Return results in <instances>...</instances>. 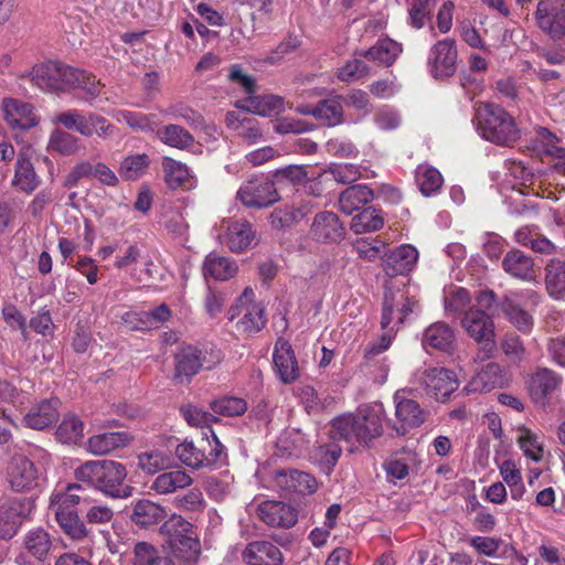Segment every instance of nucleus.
<instances>
[{"label": "nucleus", "instance_id": "obj_48", "mask_svg": "<svg viewBox=\"0 0 565 565\" xmlns=\"http://www.w3.org/2000/svg\"><path fill=\"white\" fill-rule=\"evenodd\" d=\"M416 182L420 192L424 195L429 196L440 189L443 184V177L436 168L420 164L416 169Z\"/></svg>", "mask_w": 565, "mask_h": 565}, {"label": "nucleus", "instance_id": "obj_11", "mask_svg": "<svg viewBox=\"0 0 565 565\" xmlns=\"http://www.w3.org/2000/svg\"><path fill=\"white\" fill-rule=\"evenodd\" d=\"M521 298H527L534 306L539 303L540 297L534 290H525L521 295L505 297L501 303V310L508 321L520 332L529 334L534 326L533 315L521 305Z\"/></svg>", "mask_w": 565, "mask_h": 565}, {"label": "nucleus", "instance_id": "obj_28", "mask_svg": "<svg viewBox=\"0 0 565 565\" xmlns=\"http://www.w3.org/2000/svg\"><path fill=\"white\" fill-rule=\"evenodd\" d=\"M202 352L193 347H184L175 354L174 379L179 382L189 381L203 366Z\"/></svg>", "mask_w": 565, "mask_h": 565}, {"label": "nucleus", "instance_id": "obj_27", "mask_svg": "<svg viewBox=\"0 0 565 565\" xmlns=\"http://www.w3.org/2000/svg\"><path fill=\"white\" fill-rule=\"evenodd\" d=\"M40 182L41 178L35 172L26 152H19L11 184L17 190L30 194L40 185Z\"/></svg>", "mask_w": 565, "mask_h": 565}, {"label": "nucleus", "instance_id": "obj_59", "mask_svg": "<svg viewBox=\"0 0 565 565\" xmlns=\"http://www.w3.org/2000/svg\"><path fill=\"white\" fill-rule=\"evenodd\" d=\"M117 121L126 122L130 128L142 131L153 130L154 115H146L142 113H135L130 110H118L115 114Z\"/></svg>", "mask_w": 565, "mask_h": 565}, {"label": "nucleus", "instance_id": "obj_33", "mask_svg": "<svg viewBox=\"0 0 565 565\" xmlns=\"http://www.w3.org/2000/svg\"><path fill=\"white\" fill-rule=\"evenodd\" d=\"M374 192L365 184H355L345 189L339 198V207L345 214H352L371 202Z\"/></svg>", "mask_w": 565, "mask_h": 565}, {"label": "nucleus", "instance_id": "obj_53", "mask_svg": "<svg viewBox=\"0 0 565 565\" xmlns=\"http://www.w3.org/2000/svg\"><path fill=\"white\" fill-rule=\"evenodd\" d=\"M170 545L174 553L179 554L186 562L198 559L201 553V543L194 531L183 537L174 539V541L170 542Z\"/></svg>", "mask_w": 565, "mask_h": 565}, {"label": "nucleus", "instance_id": "obj_44", "mask_svg": "<svg viewBox=\"0 0 565 565\" xmlns=\"http://www.w3.org/2000/svg\"><path fill=\"white\" fill-rule=\"evenodd\" d=\"M157 137L161 142L178 149L190 147L194 139L192 135L179 125H167L157 130Z\"/></svg>", "mask_w": 565, "mask_h": 565}, {"label": "nucleus", "instance_id": "obj_45", "mask_svg": "<svg viewBox=\"0 0 565 565\" xmlns=\"http://www.w3.org/2000/svg\"><path fill=\"white\" fill-rule=\"evenodd\" d=\"M545 282L550 295L558 299L565 292V263L552 260L546 265Z\"/></svg>", "mask_w": 565, "mask_h": 565}, {"label": "nucleus", "instance_id": "obj_5", "mask_svg": "<svg viewBox=\"0 0 565 565\" xmlns=\"http://www.w3.org/2000/svg\"><path fill=\"white\" fill-rule=\"evenodd\" d=\"M237 317H241L236 324L237 330L245 333H256L266 323L264 307L254 301V291L250 287L244 289L236 303L228 310L230 320Z\"/></svg>", "mask_w": 565, "mask_h": 565}, {"label": "nucleus", "instance_id": "obj_41", "mask_svg": "<svg viewBox=\"0 0 565 565\" xmlns=\"http://www.w3.org/2000/svg\"><path fill=\"white\" fill-rule=\"evenodd\" d=\"M79 149V139L72 134L62 129H54L51 132L47 142L49 152H56L61 156H72L77 153Z\"/></svg>", "mask_w": 565, "mask_h": 565}, {"label": "nucleus", "instance_id": "obj_17", "mask_svg": "<svg viewBox=\"0 0 565 565\" xmlns=\"http://www.w3.org/2000/svg\"><path fill=\"white\" fill-rule=\"evenodd\" d=\"M218 239L234 253H241L250 246L254 232L244 221L223 220L220 224Z\"/></svg>", "mask_w": 565, "mask_h": 565}, {"label": "nucleus", "instance_id": "obj_38", "mask_svg": "<svg viewBox=\"0 0 565 565\" xmlns=\"http://www.w3.org/2000/svg\"><path fill=\"white\" fill-rule=\"evenodd\" d=\"M132 565H174L172 559L154 545L138 542L132 550Z\"/></svg>", "mask_w": 565, "mask_h": 565}, {"label": "nucleus", "instance_id": "obj_58", "mask_svg": "<svg viewBox=\"0 0 565 565\" xmlns=\"http://www.w3.org/2000/svg\"><path fill=\"white\" fill-rule=\"evenodd\" d=\"M86 129L84 137H92L94 135L102 139H107L115 135L116 128L105 117L99 114L89 111L87 113Z\"/></svg>", "mask_w": 565, "mask_h": 565}, {"label": "nucleus", "instance_id": "obj_21", "mask_svg": "<svg viewBox=\"0 0 565 565\" xmlns=\"http://www.w3.org/2000/svg\"><path fill=\"white\" fill-rule=\"evenodd\" d=\"M2 110L4 120L12 129H30L40 120L32 105L14 98H4Z\"/></svg>", "mask_w": 565, "mask_h": 565}, {"label": "nucleus", "instance_id": "obj_3", "mask_svg": "<svg viewBox=\"0 0 565 565\" xmlns=\"http://www.w3.org/2000/svg\"><path fill=\"white\" fill-rule=\"evenodd\" d=\"M476 124L480 136L499 146H510L520 138L514 118L502 107L491 103H477Z\"/></svg>", "mask_w": 565, "mask_h": 565}, {"label": "nucleus", "instance_id": "obj_7", "mask_svg": "<svg viewBox=\"0 0 565 565\" xmlns=\"http://www.w3.org/2000/svg\"><path fill=\"white\" fill-rule=\"evenodd\" d=\"M458 64L456 41L443 39L437 41L428 52L427 70L435 79H446L455 75Z\"/></svg>", "mask_w": 565, "mask_h": 565}, {"label": "nucleus", "instance_id": "obj_4", "mask_svg": "<svg viewBox=\"0 0 565 565\" xmlns=\"http://www.w3.org/2000/svg\"><path fill=\"white\" fill-rule=\"evenodd\" d=\"M461 327L476 342L481 344L478 356L481 360L488 359L495 350L494 323L483 310L470 307L465 311L461 319Z\"/></svg>", "mask_w": 565, "mask_h": 565}, {"label": "nucleus", "instance_id": "obj_24", "mask_svg": "<svg viewBox=\"0 0 565 565\" xmlns=\"http://www.w3.org/2000/svg\"><path fill=\"white\" fill-rule=\"evenodd\" d=\"M236 107L263 117L277 116L285 111V99L277 95L248 96L236 103Z\"/></svg>", "mask_w": 565, "mask_h": 565}, {"label": "nucleus", "instance_id": "obj_26", "mask_svg": "<svg viewBox=\"0 0 565 565\" xmlns=\"http://www.w3.org/2000/svg\"><path fill=\"white\" fill-rule=\"evenodd\" d=\"M311 235L322 242H338L344 235V227L333 212H321L315 216Z\"/></svg>", "mask_w": 565, "mask_h": 565}, {"label": "nucleus", "instance_id": "obj_10", "mask_svg": "<svg viewBox=\"0 0 565 565\" xmlns=\"http://www.w3.org/2000/svg\"><path fill=\"white\" fill-rule=\"evenodd\" d=\"M90 498L85 494L79 483H67L56 487L50 494L49 510L54 519L77 512L78 505L89 504Z\"/></svg>", "mask_w": 565, "mask_h": 565}, {"label": "nucleus", "instance_id": "obj_25", "mask_svg": "<svg viewBox=\"0 0 565 565\" xmlns=\"http://www.w3.org/2000/svg\"><path fill=\"white\" fill-rule=\"evenodd\" d=\"M26 396L6 381L0 380V418L17 427V412L22 411Z\"/></svg>", "mask_w": 565, "mask_h": 565}, {"label": "nucleus", "instance_id": "obj_39", "mask_svg": "<svg viewBox=\"0 0 565 565\" xmlns=\"http://www.w3.org/2000/svg\"><path fill=\"white\" fill-rule=\"evenodd\" d=\"M61 531L72 541L84 543L92 540V531L79 516L78 511L55 519Z\"/></svg>", "mask_w": 565, "mask_h": 565}, {"label": "nucleus", "instance_id": "obj_15", "mask_svg": "<svg viewBox=\"0 0 565 565\" xmlns=\"http://www.w3.org/2000/svg\"><path fill=\"white\" fill-rule=\"evenodd\" d=\"M417 308V301L399 291H387L384 296L382 311V328H387L393 321L402 324L407 316Z\"/></svg>", "mask_w": 565, "mask_h": 565}, {"label": "nucleus", "instance_id": "obj_23", "mask_svg": "<svg viewBox=\"0 0 565 565\" xmlns=\"http://www.w3.org/2000/svg\"><path fill=\"white\" fill-rule=\"evenodd\" d=\"M562 384V377L554 371L543 367L531 374L527 381L530 396L535 403H544Z\"/></svg>", "mask_w": 565, "mask_h": 565}, {"label": "nucleus", "instance_id": "obj_46", "mask_svg": "<svg viewBox=\"0 0 565 565\" xmlns=\"http://www.w3.org/2000/svg\"><path fill=\"white\" fill-rule=\"evenodd\" d=\"M24 546L29 553L42 561L52 547L50 534L41 527L31 530L24 537Z\"/></svg>", "mask_w": 565, "mask_h": 565}, {"label": "nucleus", "instance_id": "obj_32", "mask_svg": "<svg viewBox=\"0 0 565 565\" xmlns=\"http://www.w3.org/2000/svg\"><path fill=\"white\" fill-rule=\"evenodd\" d=\"M130 436L125 431H110L94 435L87 440V450L97 456L106 455L119 447L127 446Z\"/></svg>", "mask_w": 565, "mask_h": 565}, {"label": "nucleus", "instance_id": "obj_61", "mask_svg": "<svg viewBox=\"0 0 565 565\" xmlns=\"http://www.w3.org/2000/svg\"><path fill=\"white\" fill-rule=\"evenodd\" d=\"M518 443L527 458L534 461H540L542 459L543 447L533 431L525 427L521 428Z\"/></svg>", "mask_w": 565, "mask_h": 565}, {"label": "nucleus", "instance_id": "obj_56", "mask_svg": "<svg viewBox=\"0 0 565 565\" xmlns=\"http://www.w3.org/2000/svg\"><path fill=\"white\" fill-rule=\"evenodd\" d=\"M87 113H82L78 109H68L56 114L53 122L62 125L65 129L74 130L84 136L87 131L86 127Z\"/></svg>", "mask_w": 565, "mask_h": 565}, {"label": "nucleus", "instance_id": "obj_34", "mask_svg": "<svg viewBox=\"0 0 565 565\" xmlns=\"http://www.w3.org/2000/svg\"><path fill=\"white\" fill-rule=\"evenodd\" d=\"M455 343V333L445 322H435L424 332L423 345L425 349L433 348L440 351H449Z\"/></svg>", "mask_w": 565, "mask_h": 565}, {"label": "nucleus", "instance_id": "obj_8", "mask_svg": "<svg viewBox=\"0 0 565 565\" xmlns=\"http://www.w3.org/2000/svg\"><path fill=\"white\" fill-rule=\"evenodd\" d=\"M237 199L247 207L265 209L279 201L275 181L265 177H253L237 191Z\"/></svg>", "mask_w": 565, "mask_h": 565}, {"label": "nucleus", "instance_id": "obj_49", "mask_svg": "<svg viewBox=\"0 0 565 565\" xmlns=\"http://www.w3.org/2000/svg\"><path fill=\"white\" fill-rule=\"evenodd\" d=\"M384 224L383 217L374 209H364L356 214L350 224L355 234H363L380 230Z\"/></svg>", "mask_w": 565, "mask_h": 565}, {"label": "nucleus", "instance_id": "obj_57", "mask_svg": "<svg viewBox=\"0 0 565 565\" xmlns=\"http://www.w3.org/2000/svg\"><path fill=\"white\" fill-rule=\"evenodd\" d=\"M211 408L214 414L233 417L244 414L247 409V403L239 397L224 396L213 401Z\"/></svg>", "mask_w": 565, "mask_h": 565}, {"label": "nucleus", "instance_id": "obj_36", "mask_svg": "<svg viewBox=\"0 0 565 565\" xmlns=\"http://www.w3.org/2000/svg\"><path fill=\"white\" fill-rule=\"evenodd\" d=\"M237 269L238 267L234 260L213 253L205 257L203 264L204 276L215 280H227L235 276Z\"/></svg>", "mask_w": 565, "mask_h": 565}, {"label": "nucleus", "instance_id": "obj_63", "mask_svg": "<svg viewBox=\"0 0 565 565\" xmlns=\"http://www.w3.org/2000/svg\"><path fill=\"white\" fill-rule=\"evenodd\" d=\"M431 12L430 0H409V24L415 29H422Z\"/></svg>", "mask_w": 565, "mask_h": 565}, {"label": "nucleus", "instance_id": "obj_2", "mask_svg": "<svg viewBox=\"0 0 565 565\" xmlns=\"http://www.w3.org/2000/svg\"><path fill=\"white\" fill-rule=\"evenodd\" d=\"M77 481L87 483L107 497L126 499L131 495L132 488L126 486V467L115 460H89L74 470Z\"/></svg>", "mask_w": 565, "mask_h": 565}, {"label": "nucleus", "instance_id": "obj_43", "mask_svg": "<svg viewBox=\"0 0 565 565\" xmlns=\"http://www.w3.org/2000/svg\"><path fill=\"white\" fill-rule=\"evenodd\" d=\"M316 118L328 127H334L343 120V106L340 96L328 98L316 105Z\"/></svg>", "mask_w": 565, "mask_h": 565}, {"label": "nucleus", "instance_id": "obj_20", "mask_svg": "<svg viewBox=\"0 0 565 565\" xmlns=\"http://www.w3.org/2000/svg\"><path fill=\"white\" fill-rule=\"evenodd\" d=\"M417 260L418 250L409 244H403L384 254L383 269L388 276L406 275L415 268Z\"/></svg>", "mask_w": 565, "mask_h": 565}, {"label": "nucleus", "instance_id": "obj_40", "mask_svg": "<svg viewBox=\"0 0 565 565\" xmlns=\"http://www.w3.org/2000/svg\"><path fill=\"white\" fill-rule=\"evenodd\" d=\"M504 383L501 366L495 362L488 363L469 383L470 391L488 392Z\"/></svg>", "mask_w": 565, "mask_h": 565}, {"label": "nucleus", "instance_id": "obj_54", "mask_svg": "<svg viewBox=\"0 0 565 565\" xmlns=\"http://www.w3.org/2000/svg\"><path fill=\"white\" fill-rule=\"evenodd\" d=\"M353 249L360 258L373 262L384 256L386 244L379 238H359L354 242Z\"/></svg>", "mask_w": 565, "mask_h": 565}, {"label": "nucleus", "instance_id": "obj_42", "mask_svg": "<svg viewBox=\"0 0 565 565\" xmlns=\"http://www.w3.org/2000/svg\"><path fill=\"white\" fill-rule=\"evenodd\" d=\"M164 518V510L149 500H139L134 505L131 520L140 526H150Z\"/></svg>", "mask_w": 565, "mask_h": 565}, {"label": "nucleus", "instance_id": "obj_9", "mask_svg": "<svg viewBox=\"0 0 565 565\" xmlns=\"http://www.w3.org/2000/svg\"><path fill=\"white\" fill-rule=\"evenodd\" d=\"M415 380L424 386L427 394L444 401L454 393L459 382L455 372L445 367H429L415 373Z\"/></svg>", "mask_w": 565, "mask_h": 565}, {"label": "nucleus", "instance_id": "obj_62", "mask_svg": "<svg viewBox=\"0 0 565 565\" xmlns=\"http://www.w3.org/2000/svg\"><path fill=\"white\" fill-rule=\"evenodd\" d=\"M370 73V68L365 64V62L361 58L354 57L351 61H348L338 71V78L341 82H355L360 78L367 76Z\"/></svg>", "mask_w": 565, "mask_h": 565}, {"label": "nucleus", "instance_id": "obj_29", "mask_svg": "<svg viewBox=\"0 0 565 565\" xmlns=\"http://www.w3.org/2000/svg\"><path fill=\"white\" fill-rule=\"evenodd\" d=\"M58 401L45 399L32 407L23 417V423L32 429H44L54 424L58 418Z\"/></svg>", "mask_w": 565, "mask_h": 565}, {"label": "nucleus", "instance_id": "obj_52", "mask_svg": "<svg viewBox=\"0 0 565 565\" xmlns=\"http://www.w3.org/2000/svg\"><path fill=\"white\" fill-rule=\"evenodd\" d=\"M471 297L462 287L451 286L445 290L444 307L447 315L463 312L470 305Z\"/></svg>", "mask_w": 565, "mask_h": 565}, {"label": "nucleus", "instance_id": "obj_50", "mask_svg": "<svg viewBox=\"0 0 565 565\" xmlns=\"http://www.w3.org/2000/svg\"><path fill=\"white\" fill-rule=\"evenodd\" d=\"M84 437V424L76 416L65 417L56 429V438L62 444H77Z\"/></svg>", "mask_w": 565, "mask_h": 565}, {"label": "nucleus", "instance_id": "obj_1", "mask_svg": "<svg viewBox=\"0 0 565 565\" xmlns=\"http://www.w3.org/2000/svg\"><path fill=\"white\" fill-rule=\"evenodd\" d=\"M385 417L382 403L362 405L354 413L343 414L331 422L330 438L345 441L351 451L371 448L383 435Z\"/></svg>", "mask_w": 565, "mask_h": 565}, {"label": "nucleus", "instance_id": "obj_64", "mask_svg": "<svg viewBox=\"0 0 565 565\" xmlns=\"http://www.w3.org/2000/svg\"><path fill=\"white\" fill-rule=\"evenodd\" d=\"M342 449L334 441L319 445L315 458L328 470L332 469L341 457Z\"/></svg>", "mask_w": 565, "mask_h": 565}, {"label": "nucleus", "instance_id": "obj_55", "mask_svg": "<svg viewBox=\"0 0 565 565\" xmlns=\"http://www.w3.org/2000/svg\"><path fill=\"white\" fill-rule=\"evenodd\" d=\"M169 466L170 457L160 450H151L138 456V467L149 475H153Z\"/></svg>", "mask_w": 565, "mask_h": 565}, {"label": "nucleus", "instance_id": "obj_22", "mask_svg": "<svg viewBox=\"0 0 565 565\" xmlns=\"http://www.w3.org/2000/svg\"><path fill=\"white\" fill-rule=\"evenodd\" d=\"M258 516L273 527H291L297 523L298 513L291 505L280 501H265L258 505Z\"/></svg>", "mask_w": 565, "mask_h": 565}, {"label": "nucleus", "instance_id": "obj_35", "mask_svg": "<svg viewBox=\"0 0 565 565\" xmlns=\"http://www.w3.org/2000/svg\"><path fill=\"white\" fill-rule=\"evenodd\" d=\"M193 483L192 477L181 469L160 473L152 482L151 489L159 494H170L180 489L190 487Z\"/></svg>", "mask_w": 565, "mask_h": 565}, {"label": "nucleus", "instance_id": "obj_51", "mask_svg": "<svg viewBox=\"0 0 565 565\" xmlns=\"http://www.w3.org/2000/svg\"><path fill=\"white\" fill-rule=\"evenodd\" d=\"M162 168L166 174V182L171 189L185 185L190 178V171L188 167L169 157H164L162 159Z\"/></svg>", "mask_w": 565, "mask_h": 565}, {"label": "nucleus", "instance_id": "obj_12", "mask_svg": "<svg viewBox=\"0 0 565 565\" xmlns=\"http://www.w3.org/2000/svg\"><path fill=\"white\" fill-rule=\"evenodd\" d=\"M41 472L24 455H15L9 461L7 480L15 492L31 491L39 486Z\"/></svg>", "mask_w": 565, "mask_h": 565}, {"label": "nucleus", "instance_id": "obj_37", "mask_svg": "<svg viewBox=\"0 0 565 565\" xmlns=\"http://www.w3.org/2000/svg\"><path fill=\"white\" fill-rule=\"evenodd\" d=\"M402 44L392 39L379 40L367 51L361 53L370 61L377 62L383 65H392L397 56L402 53Z\"/></svg>", "mask_w": 565, "mask_h": 565}, {"label": "nucleus", "instance_id": "obj_14", "mask_svg": "<svg viewBox=\"0 0 565 565\" xmlns=\"http://www.w3.org/2000/svg\"><path fill=\"white\" fill-rule=\"evenodd\" d=\"M393 399L395 417L399 424L395 427L398 435H405L409 429L417 428L425 423L427 413L416 401L406 397L404 390L397 391Z\"/></svg>", "mask_w": 565, "mask_h": 565}, {"label": "nucleus", "instance_id": "obj_60", "mask_svg": "<svg viewBox=\"0 0 565 565\" xmlns=\"http://www.w3.org/2000/svg\"><path fill=\"white\" fill-rule=\"evenodd\" d=\"M160 531L169 540V543L174 539L183 537L193 531V525L188 522L183 516L172 514L160 527Z\"/></svg>", "mask_w": 565, "mask_h": 565}, {"label": "nucleus", "instance_id": "obj_30", "mask_svg": "<svg viewBox=\"0 0 565 565\" xmlns=\"http://www.w3.org/2000/svg\"><path fill=\"white\" fill-rule=\"evenodd\" d=\"M31 81L44 92L61 90L60 62L49 61L35 65L31 73Z\"/></svg>", "mask_w": 565, "mask_h": 565}, {"label": "nucleus", "instance_id": "obj_31", "mask_svg": "<svg viewBox=\"0 0 565 565\" xmlns=\"http://www.w3.org/2000/svg\"><path fill=\"white\" fill-rule=\"evenodd\" d=\"M502 267L505 273L521 280H531L535 277L533 259L518 249L504 256Z\"/></svg>", "mask_w": 565, "mask_h": 565}, {"label": "nucleus", "instance_id": "obj_16", "mask_svg": "<svg viewBox=\"0 0 565 565\" xmlns=\"http://www.w3.org/2000/svg\"><path fill=\"white\" fill-rule=\"evenodd\" d=\"M271 483L274 488L286 494L313 493L317 489V481L311 475L292 469L275 471Z\"/></svg>", "mask_w": 565, "mask_h": 565}, {"label": "nucleus", "instance_id": "obj_6", "mask_svg": "<svg viewBox=\"0 0 565 565\" xmlns=\"http://www.w3.org/2000/svg\"><path fill=\"white\" fill-rule=\"evenodd\" d=\"M213 437L215 436L213 435ZM214 445H212L206 439L202 440L200 445H195L193 441L184 440L177 446L175 456L183 465L193 469L212 466L220 461L223 456V446L216 438H214Z\"/></svg>", "mask_w": 565, "mask_h": 565}, {"label": "nucleus", "instance_id": "obj_13", "mask_svg": "<svg viewBox=\"0 0 565 565\" xmlns=\"http://www.w3.org/2000/svg\"><path fill=\"white\" fill-rule=\"evenodd\" d=\"M535 19L537 26L551 38L565 36V0H540Z\"/></svg>", "mask_w": 565, "mask_h": 565}, {"label": "nucleus", "instance_id": "obj_47", "mask_svg": "<svg viewBox=\"0 0 565 565\" xmlns=\"http://www.w3.org/2000/svg\"><path fill=\"white\" fill-rule=\"evenodd\" d=\"M150 163L146 153L130 154L120 162L118 173L125 180H137L141 178Z\"/></svg>", "mask_w": 565, "mask_h": 565}, {"label": "nucleus", "instance_id": "obj_19", "mask_svg": "<svg viewBox=\"0 0 565 565\" xmlns=\"http://www.w3.org/2000/svg\"><path fill=\"white\" fill-rule=\"evenodd\" d=\"M246 565H282L284 555L280 548L270 541L249 542L242 552Z\"/></svg>", "mask_w": 565, "mask_h": 565}, {"label": "nucleus", "instance_id": "obj_18", "mask_svg": "<svg viewBox=\"0 0 565 565\" xmlns=\"http://www.w3.org/2000/svg\"><path fill=\"white\" fill-rule=\"evenodd\" d=\"M273 361L276 373L284 384H290L300 376L298 361L288 341L279 339L276 342Z\"/></svg>", "mask_w": 565, "mask_h": 565}]
</instances>
